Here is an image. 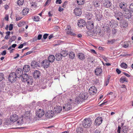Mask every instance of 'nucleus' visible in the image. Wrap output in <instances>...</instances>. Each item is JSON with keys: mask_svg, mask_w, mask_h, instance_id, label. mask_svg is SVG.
I'll return each mask as SVG.
<instances>
[{"mask_svg": "<svg viewBox=\"0 0 133 133\" xmlns=\"http://www.w3.org/2000/svg\"><path fill=\"white\" fill-rule=\"evenodd\" d=\"M22 80L24 82H26L28 84H31L33 82L32 77L26 74L22 75Z\"/></svg>", "mask_w": 133, "mask_h": 133, "instance_id": "nucleus-1", "label": "nucleus"}, {"mask_svg": "<svg viewBox=\"0 0 133 133\" xmlns=\"http://www.w3.org/2000/svg\"><path fill=\"white\" fill-rule=\"evenodd\" d=\"M72 101V99H70L67 103L64 105L63 107V109L64 110L68 111L71 109Z\"/></svg>", "mask_w": 133, "mask_h": 133, "instance_id": "nucleus-2", "label": "nucleus"}, {"mask_svg": "<svg viewBox=\"0 0 133 133\" xmlns=\"http://www.w3.org/2000/svg\"><path fill=\"white\" fill-rule=\"evenodd\" d=\"M91 122L89 119H85L83 122V125L85 128L89 127L91 125Z\"/></svg>", "mask_w": 133, "mask_h": 133, "instance_id": "nucleus-3", "label": "nucleus"}, {"mask_svg": "<svg viewBox=\"0 0 133 133\" xmlns=\"http://www.w3.org/2000/svg\"><path fill=\"white\" fill-rule=\"evenodd\" d=\"M16 77L17 76L16 73L15 72L11 73L9 76V81L11 82H14L16 81Z\"/></svg>", "mask_w": 133, "mask_h": 133, "instance_id": "nucleus-4", "label": "nucleus"}, {"mask_svg": "<svg viewBox=\"0 0 133 133\" xmlns=\"http://www.w3.org/2000/svg\"><path fill=\"white\" fill-rule=\"evenodd\" d=\"M36 114L37 116L41 117L44 115V111L43 109H39L36 111Z\"/></svg>", "mask_w": 133, "mask_h": 133, "instance_id": "nucleus-5", "label": "nucleus"}, {"mask_svg": "<svg viewBox=\"0 0 133 133\" xmlns=\"http://www.w3.org/2000/svg\"><path fill=\"white\" fill-rule=\"evenodd\" d=\"M97 92V89L94 86H92L89 89V92L90 94L91 95H94Z\"/></svg>", "mask_w": 133, "mask_h": 133, "instance_id": "nucleus-6", "label": "nucleus"}, {"mask_svg": "<svg viewBox=\"0 0 133 133\" xmlns=\"http://www.w3.org/2000/svg\"><path fill=\"white\" fill-rule=\"evenodd\" d=\"M103 6L107 8H110L112 5L110 0H104L103 2Z\"/></svg>", "mask_w": 133, "mask_h": 133, "instance_id": "nucleus-7", "label": "nucleus"}, {"mask_svg": "<svg viewBox=\"0 0 133 133\" xmlns=\"http://www.w3.org/2000/svg\"><path fill=\"white\" fill-rule=\"evenodd\" d=\"M74 13L77 16H80L82 13V9L79 8H77L74 10Z\"/></svg>", "mask_w": 133, "mask_h": 133, "instance_id": "nucleus-8", "label": "nucleus"}, {"mask_svg": "<svg viewBox=\"0 0 133 133\" xmlns=\"http://www.w3.org/2000/svg\"><path fill=\"white\" fill-rule=\"evenodd\" d=\"M87 28L88 30L92 29L94 26V23L92 21H89L87 22V24H86Z\"/></svg>", "mask_w": 133, "mask_h": 133, "instance_id": "nucleus-9", "label": "nucleus"}, {"mask_svg": "<svg viewBox=\"0 0 133 133\" xmlns=\"http://www.w3.org/2000/svg\"><path fill=\"white\" fill-rule=\"evenodd\" d=\"M102 118L100 117H97L95 120V125L99 126L102 123Z\"/></svg>", "mask_w": 133, "mask_h": 133, "instance_id": "nucleus-10", "label": "nucleus"}, {"mask_svg": "<svg viewBox=\"0 0 133 133\" xmlns=\"http://www.w3.org/2000/svg\"><path fill=\"white\" fill-rule=\"evenodd\" d=\"M42 64L44 68H47L49 66L50 62L47 60H44L42 61Z\"/></svg>", "mask_w": 133, "mask_h": 133, "instance_id": "nucleus-11", "label": "nucleus"}, {"mask_svg": "<svg viewBox=\"0 0 133 133\" xmlns=\"http://www.w3.org/2000/svg\"><path fill=\"white\" fill-rule=\"evenodd\" d=\"M88 96V93L86 92L81 93L80 94L79 97L81 99L85 100L87 99Z\"/></svg>", "mask_w": 133, "mask_h": 133, "instance_id": "nucleus-12", "label": "nucleus"}, {"mask_svg": "<svg viewBox=\"0 0 133 133\" xmlns=\"http://www.w3.org/2000/svg\"><path fill=\"white\" fill-rule=\"evenodd\" d=\"M78 25L79 27L81 28L85 26L86 25L85 21L83 19L79 20L78 23Z\"/></svg>", "mask_w": 133, "mask_h": 133, "instance_id": "nucleus-13", "label": "nucleus"}, {"mask_svg": "<svg viewBox=\"0 0 133 133\" xmlns=\"http://www.w3.org/2000/svg\"><path fill=\"white\" fill-rule=\"evenodd\" d=\"M16 76L18 77H21L23 74V71L22 69L19 68L17 69L16 71Z\"/></svg>", "mask_w": 133, "mask_h": 133, "instance_id": "nucleus-14", "label": "nucleus"}, {"mask_svg": "<svg viewBox=\"0 0 133 133\" xmlns=\"http://www.w3.org/2000/svg\"><path fill=\"white\" fill-rule=\"evenodd\" d=\"M115 17L118 20H119L120 18H122L123 17L122 14L119 11H117L115 13Z\"/></svg>", "mask_w": 133, "mask_h": 133, "instance_id": "nucleus-15", "label": "nucleus"}, {"mask_svg": "<svg viewBox=\"0 0 133 133\" xmlns=\"http://www.w3.org/2000/svg\"><path fill=\"white\" fill-rule=\"evenodd\" d=\"M102 70L101 68H97L95 70V73L97 75L101 76L102 74Z\"/></svg>", "mask_w": 133, "mask_h": 133, "instance_id": "nucleus-16", "label": "nucleus"}, {"mask_svg": "<svg viewBox=\"0 0 133 133\" xmlns=\"http://www.w3.org/2000/svg\"><path fill=\"white\" fill-rule=\"evenodd\" d=\"M18 119V116L16 114H14L10 117V120L14 122L16 121Z\"/></svg>", "mask_w": 133, "mask_h": 133, "instance_id": "nucleus-17", "label": "nucleus"}, {"mask_svg": "<svg viewBox=\"0 0 133 133\" xmlns=\"http://www.w3.org/2000/svg\"><path fill=\"white\" fill-rule=\"evenodd\" d=\"M31 66L34 68L39 66V63L35 61H32L31 62Z\"/></svg>", "mask_w": 133, "mask_h": 133, "instance_id": "nucleus-18", "label": "nucleus"}, {"mask_svg": "<svg viewBox=\"0 0 133 133\" xmlns=\"http://www.w3.org/2000/svg\"><path fill=\"white\" fill-rule=\"evenodd\" d=\"M124 14V17L127 18L129 19L131 16V13L129 11H125Z\"/></svg>", "mask_w": 133, "mask_h": 133, "instance_id": "nucleus-19", "label": "nucleus"}, {"mask_svg": "<svg viewBox=\"0 0 133 133\" xmlns=\"http://www.w3.org/2000/svg\"><path fill=\"white\" fill-rule=\"evenodd\" d=\"M47 118H51L53 117L54 115V113L53 111H51L47 112L46 114Z\"/></svg>", "mask_w": 133, "mask_h": 133, "instance_id": "nucleus-20", "label": "nucleus"}, {"mask_svg": "<svg viewBox=\"0 0 133 133\" xmlns=\"http://www.w3.org/2000/svg\"><path fill=\"white\" fill-rule=\"evenodd\" d=\"M40 75V72L39 71L36 70L33 73V76L35 78H38Z\"/></svg>", "mask_w": 133, "mask_h": 133, "instance_id": "nucleus-21", "label": "nucleus"}, {"mask_svg": "<svg viewBox=\"0 0 133 133\" xmlns=\"http://www.w3.org/2000/svg\"><path fill=\"white\" fill-rule=\"evenodd\" d=\"M78 57L81 60H83L85 59L84 54L82 53H79L77 55Z\"/></svg>", "mask_w": 133, "mask_h": 133, "instance_id": "nucleus-22", "label": "nucleus"}, {"mask_svg": "<svg viewBox=\"0 0 133 133\" xmlns=\"http://www.w3.org/2000/svg\"><path fill=\"white\" fill-rule=\"evenodd\" d=\"M23 71L25 72H29L30 70V68L28 65H24L23 68Z\"/></svg>", "mask_w": 133, "mask_h": 133, "instance_id": "nucleus-23", "label": "nucleus"}, {"mask_svg": "<svg viewBox=\"0 0 133 133\" xmlns=\"http://www.w3.org/2000/svg\"><path fill=\"white\" fill-rule=\"evenodd\" d=\"M119 82L122 83H123L124 82H127L128 80L126 77L125 76L121 77L119 79Z\"/></svg>", "mask_w": 133, "mask_h": 133, "instance_id": "nucleus-24", "label": "nucleus"}, {"mask_svg": "<svg viewBox=\"0 0 133 133\" xmlns=\"http://www.w3.org/2000/svg\"><path fill=\"white\" fill-rule=\"evenodd\" d=\"M55 110L56 113H59L61 112L62 110L61 107L57 106L54 108Z\"/></svg>", "mask_w": 133, "mask_h": 133, "instance_id": "nucleus-25", "label": "nucleus"}, {"mask_svg": "<svg viewBox=\"0 0 133 133\" xmlns=\"http://www.w3.org/2000/svg\"><path fill=\"white\" fill-rule=\"evenodd\" d=\"M93 32L94 34H98L101 32V30L99 28L97 27L93 30Z\"/></svg>", "mask_w": 133, "mask_h": 133, "instance_id": "nucleus-26", "label": "nucleus"}, {"mask_svg": "<svg viewBox=\"0 0 133 133\" xmlns=\"http://www.w3.org/2000/svg\"><path fill=\"white\" fill-rule=\"evenodd\" d=\"M56 60L57 61H59L61 60L62 59V56L60 54H57L56 55Z\"/></svg>", "mask_w": 133, "mask_h": 133, "instance_id": "nucleus-27", "label": "nucleus"}, {"mask_svg": "<svg viewBox=\"0 0 133 133\" xmlns=\"http://www.w3.org/2000/svg\"><path fill=\"white\" fill-rule=\"evenodd\" d=\"M55 59V57L54 55H50L48 58V61L50 62H53Z\"/></svg>", "mask_w": 133, "mask_h": 133, "instance_id": "nucleus-28", "label": "nucleus"}, {"mask_svg": "<svg viewBox=\"0 0 133 133\" xmlns=\"http://www.w3.org/2000/svg\"><path fill=\"white\" fill-rule=\"evenodd\" d=\"M29 11V9L27 8H25L22 11L23 15H26L28 13Z\"/></svg>", "mask_w": 133, "mask_h": 133, "instance_id": "nucleus-29", "label": "nucleus"}, {"mask_svg": "<svg viewBox=\"0 0 133 133\" xmlns=\"http://www.w3.org/2000/svg\"><path fill=\"white\" fill-rule=\"evenodd\" d=\"M61 54L62 56L65 57L68 54V52L67 51L65 50H63L61 52Z\"/></svg>", "mask_w": 133, "mask_h": 133, "instance_id": "nucleus-30", "label": "nucleus"}, {"mask_svg": "<svg viewBox=\"0 0 133 133\" xmlns=\"http://www.w3.org/2000/svg\"><path fill=\"white\" fill-rule=\"evenodd\" d=\"M23 123V119L22 117H21L18 119V121L17 122V124L18 125H22Z\"/></svg>", "mask_w": 133, "mask_h": 133, "instance_id": "nucleus-31", "label": "nucleus"}, {"mask_svg": "<svg viewBox=\"0 0 133 133\" xmlns=\"http://www.w3.org/2000/svg\"><path fill=\"white\" fill-rule=\"evenodd\" d=\"M66 34L71 36H75L76 35L75 33L71 31V29L66 30Z\"/></svg>", "mask_w": 133, "mask_h": 133, "instance_id": "nucleus-32", "label": "nucleus"}, {"mask_svg": "<svg viewBox=\"0 0 133 133\" xmlns=\"http://www.w3.org/2000/svg\"><path fill=\"white\" fill-rule=\"evenodd\" d=\"M92 14L91 13H88L87 14L85 17L88 20L90 19L92 17Z\"/></svg>", "mask_w": 133, "mask_h": 133, "instance_id": "nucleus-33", "label": "nucleus"}, {"mask_svg": "<svg viewBox=\"0 0 133 133\" xmlns=\"http://www.w3.org/2000/svg\"><path fill=\"white\" fill-rule=\"evenodd\" d=\"M92 4L96 8L100 6V3L98 1L95 0L93 1Z\"/></svg>", "mask_w": 133, "mask_h": 133, "instance_id": "nucleus-34", "label": "nucleus"}, {"mask_svg": "<svg viewBox=\"0 0 133 133\" xmlns=\"http://www.w3.org/2000/svg\"><path fill=\"white\" fill-rule=\"evenodd\" d=\"M69 55L70 58L71 59H74L75 57V54L73 52H70L69 53Z\"/></svg>", "mask_w": 133, "mask_h": 133, "instance_id": "nucleus-35", "label": "nucleus"}, {"mask_svg": "<svg viewBox=\"0 0 133 133\" xmlns=\"http://www.w3.org/2000/svg\"><path fill=\"white\" fill-rule=\"evenodd\" d=\"M77 3L78 5H82L85 2V0H77Z\"/></svg>", "mask_w": 133, "mask_h": 133, "instance_id": "nucleus-36", "label": "nucleus"}, {"mask_svg": "<svg viewBox=\"0 0 133 133\" xmlns=\"http://www.w3.org/2000/svg\"><path fill=\"white\" fill-rule=\"evenodd\" d=\"M123 133H127L128 131V129L125 126H123L122 128Z\"/></svg>", "mask_w": 133, "mask_h": 133, "instance_id": "nucleus-37", "label": "nucleus"}, {"mask_svg": "<svg viewBox=\"0 0 133 133\" xmlns=\"http://www.w3.org/2000/svg\"><path fill=\"white\" fill-rule=\"evenodd\" d=\"M26 22L23 21H20L17 24L18 26L19 27H21L25 25Z\"/></svg>", "mask_w": 133, "mask_h": 133, "instance_id": "nucleus-38", "label": "nucleus"}, {"mask_svg": "<svg viewBox=\"0 0 133 133\" xmlns=\"http://www.w3.org/2000/svg\"><path fill=\"white\" fill-rule=\"evenodd\" d=\"M120 66L121 68L125 69L127 68L128 67L127 64L124 62L122 63L121 64Z\"/></svg>", "mask_w": 133, "mask_h": 133, "instance_id": "nucleus-39", "label": "nucleus"}, {"mask_svg": "<svg viewBox=\"0 0 133 133\" xmlns=\"http://www.w3.org/2000/svg\"><path fill=\"white\" fill-rule=\"evenodd\" d=\"M76 131L77 133H83V129L82 128L78 127Z\"/></svg>", "mask_w": 133, "mask_h": 133, "instance_id": "nucleus-40", "label": "nucleus"}, {"mask_svg": "<svg viewBox=\"0 0 133 133\" xmlns=\"http://www.w3.org/2000/svg\"><path fill=\"white\" fill-rule=\"evenodd\" d=\"M6 35L4 38L6 39H8L9 38V36L10 34V32L9 31H7L5 33Z\"/></svg>", "mask_w": 133, "mask_h": 133, "instance_id": "nucleus-41", "label": "nucleus"}, {"mask_svg": "<svg viewBox=\"0 0 133 133\" xmlns=\"http://www.w3.org/2000/svg\"><path fill=\"white\" fill-rule=\"evenodd\" d=\"M24 3V0H18L17 4L19 6L22 5Z\"/></svg>", "mask_w": 133, "mask_h": 133, "instance_id": "nucleus-42", "label": "nucleus"}, {"mask_svg": "<svg viewBox=\"0 0 133 133\" xmlns=\"http://www.w3.org/2000/svg\"><path fill=\"white\" fill-rule=\"evenodd\" d=\"M30 111H26L24 114V115L26 117H30Z\"/></svg>", "mask_w": 133, "mask_h": 133, "instance_id": "nucleus-43", "label": "nucleus"}, {"mask_svg": "<svg viewBox=\"0 0 133 133\" xmlns=\"http://www.w3.org/2000/svg\"><path fill=\"white\" fill-rule=\"evenodd\" d=\"M4 79V75L2 73L0 72V82Z\"/></svg>", "mask_w": 133, "mask_h": 133, "instance_id": "nucleus-44", "label": "nucleus"}, {"mask_svg": "<svg viewBox=\"0 0 133 133\" xmlns=\"http://www.w3.org/2000/svg\"><path fill=\"white\" fill-rule=\"evenodd\" d=\"M119 6L121 9H124L125 8L126 5L123 3H121L119 4Z\"/></svg>", "mask_w": 133, "mask_h": 133, "instance_id": "nucleus-45", "label": "nucleus"}, {"mask_svg": "<svg viewBox=\"0 0 133 133\" xmlns=\"http://www.w3.org/2000/svg\"><path fill=\"white\" fill-rule=\"evenodd\" d=\"M88 60L89 62H91L92 63L94 62V60L93 57H89L88 58Z\"/></svg>", "mask_w": 133, "mask_h": 133, "instance_id": "nucleus-46", "label": "nucleus"}, {"mask_svg": "<svg viewBox=\"0 0 133 133\" xmlns=\"http://www.w3.org/2000/svg\"><path fill=\"white\" fill-rule=\"evenodd\" d=\"M129 42H125L123 46L125 48H127L129 47Z\"/></svg>", "mask_w": 133, "mask_h": 133, "instance_id": "nucleus-47", "label": "nucleus"}, {"mask_svg": "<svg viewBox=\"0 0 133 133\" xmlns=\"http://www.w3.org/2000/svg\"><path fill=\"white\" fill-rule=\"evenodd\" d=\"M80 97L79 96V97H77L75 99V102H76L77 103H79L81 101V100L80 99Z\"/></svg>", "mask_w": 133, "mask_h": 133, "instance_id": "nucleus-48", "label": "nucleus"}, {"mask_svg": "<svg viewBox=\"0 0 133 133\" xmlns=\"http://www.w3.org/2000/svg\"><path fill=\"white\" fill-rule=\"evenodd\" d=\"M39 17L38 16H35L34 17V21L38 22L39 21Z\"/></svg>", "mask_w": 133, "mask_h": 133, "instance_id": "nucleus-49", "label": "nucleus"}, {"mask_svg": "<svg viewBox=\"0 0 133 133\" xmlns=\"http://www.w3.org/2000/svg\"><path fill=\"white\" fill-rule=\"evenodd\" d=\"M110 79V77H108L107 79L105 81V86H107L109 83V80Z\"/></svg>", "mask_w": 133, "mask_h": 133, "instance_id": "nucleus-50", "label": "nucleus"}, {"mask_svg": "<svg viewBox=\"0 0 133 133\" xmlns=\"http://www.w3.org/2000/svg\"><path fill=\"white\" fill-rule=\"evenodd\" d=\"M129 8L130 10L133 12V3L131 4L129 6Z\"/></svg>", "mask_w": 133, "mask_h": 133, "instance_id": "nucleus-51", "label": "nucleus"}, {"mask_svg": "<svg viewBox=\"0 0 133 133\" xmlns=\"http://www.w3.org/2000/svg\"><path fill=\"white\" fill-rule=\"evenodd\" d=\"M132 55L131 54H127L125 55H121L120 56H122L123 57H127L128 56H132Z\"/></svg>", "mask_w": 133, "mask_h": 133, "instance_id": "nucleus-52", "label": "nucleus"}, {"mask_svg": "<svg viewBox=\"0 0 133 133\" xmlns=\"http://www.w3.org/2000/svg\"><path fill=\"white\" fill-rule=\"evenodd\" d=\"M16 38V37L15 36H12V37L10 38V40L12 41H14Z\"/></svg>", "mask_w": 133, "mask_h": 133, "instance_id": "nucleus-53", "label": "nucleus"}, {"mask_svg": "<svg viewBox=\"0 0 133 133\" xmlns=\"http://www.w3.org/2000/svg\"><path fill=\"white\" fill-rule=\"evenodd\" d=\"M90 50V52H91L93 54H95L96 55L97 54L95 50L93 49H91Z\"/></svg>", "mask_w": 133, "mask_h": 133, "instance_id": "nucleus-54", "label": "nucleus"}, {"mask_svg": "<svg viewBox=\"0 0 133 133\" xmlns=\"http://www.w3.org/2000/svg\"><path fill=\"white\" fill-rule=\"evenodd\" d=\"M13 27V25L12 24H10L9 27V30H11L12 29Z\"/></svg>", "mask_w": 133, "mask_h": 133, "instance_id": "nucleus-55", "label": "nucleus"}, {"mask_svg": "<svg viewBox=\"0 0 133 133\" xmlns=\"http://www.w3.org/2000/svg\"><path fill=\"white\" fill-rule=\"evenodd\" d=\"M48 35H49L48 34H44L43 35V39H46L47 38L48 36Z\"/></svg>", "mask_w": 133, "mask_h": 133, "instance_id": "nucleus-56", "label": "nucleus"}, {"mask_svg": "<svg viewBox=\"0 0 133 133\" xmlns=\"http://www.w3.org/2000/svg\"><path fill=\"white\" fill-rule=\"evenodd\" d=\"M115 41V40H109L108 41V43L110 44V43L111 44L113 43Z\"/></svg>", "mask_w": 133, "mask_h": 133, "instance_id": "nucleus-57", "label": "nucleus"}, {"mask_svg": "<svg viewBox=\"0 0 133 133\" xmlns=\"http://www.w3.org/2000/svg\"><path fill=\"white\" fill-rule=\"evenodd\" d=\"M22 18V17L16 16V19L17 21L20 20Z\"/></svg>", "mask_w": 133, "mask_h": 133, "instance_id": "nucleus-58", "label": "nucleus"}, {"mask_svg": "<svg viewBox=\"0 0 133 133\" xmlns=\"http://www.w3.org/2000/svg\"><path fill=\"white\" fill-rule=\"evenodd\" d=\"M32 51H28L27 52L26 54H24V55L25 56H26L28 55H29L30 54L32 53Z\"/></svg>", "mask_w": 133, "mask_h": 133, "instance_id": "nucleus-59", "label": "nucleus"}, {"mask_svg": "<svg viewBox=\"0 0 133 133\" xmlns=\"http://www.w3.org/2000/svg\"><path fill=\"white\" fill-rule=\"evenodd\" d=\"M6 50L3 51L1 53V54L2 55H5L6 54Z\"/></svg>", "mask_w": 133, "mask_h": 133, "instance_id": "nucleus-60", "label": "nucleus"}, {"mask_svg": "<svg viewBox=\"0 0 133 133\" xmlns=\"http://www.w3.org/2000/svg\"><path fill=\"white\" fill-rule=\"evenodd\" d=\"M62 2V1L61 0H57L56 1V4H61Z\"/></svg>", "mask_w": 133, "mask_h": 133, "instance_id": "nucleus-61", "label": "nucleus"}, {"mask_svg": "<svg viewBox=\"0 0 133 133\" xmlns=\"http://www.w3.org/2000/svg\"><path fill=\"white\" fill-rule=\"evenodd\" d=\"M114 22L113 23V22H110V25L111 26V27L112 28H114Z\"/></svg>", "mask_w": 133, "mask_h": 133, "instance_id": "nucleus-62", "label": "nucleus"}, {"mask_svg": "<svg viewBox=\"0 0 133 133\" xmlns=\"http://www.w3.org/2000/svg\"><path fill=\"white\" fill-rule=\"evenodd\" d=\"M94 133H101L100 131L98 129H96L95 130Z\"/></svg>", "mask_w": 133, "mask_h": 133, "instance_id": "nucleus-63", "label": "nucleus"}, {"mask_svg": "<svg viewBox=\"0 0 133 133\" xmlns=\"http://www.w3.org/2000/svg\"><path fill=\"white\" fill-rule=\"evenodd\" d=\"M42 37V35L41 34H39L37 38L39 40H40Z\"/></svg>", "mask_w": 133, "mask_h": 133, "instance_id": "nucleus-64", "label": "nucleus"}]
</instances>
